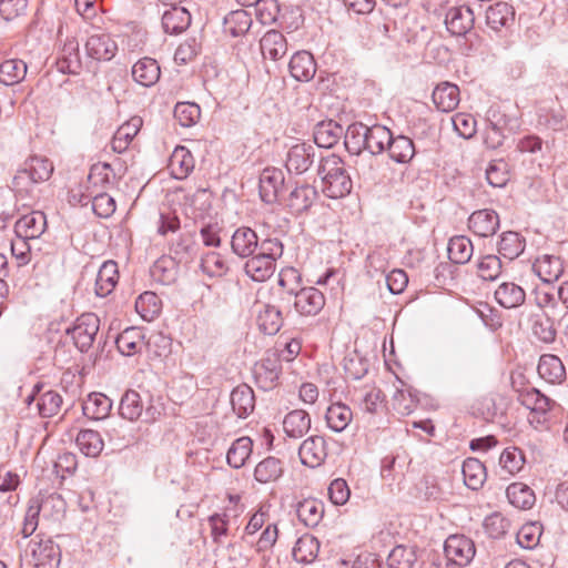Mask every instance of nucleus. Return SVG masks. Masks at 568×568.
Listing matches in <instances>:
<instances>
[{
  "label": "nucleus",
  "instance_id": "41",
  "mask_svg": "<svg viewBox=\"0 0 568 568\" xmlns=\"http://www.w3.org/2000/svg\"><path fill=\"white\" fill-rule=\"evenodd\" d=\"M223 26L225 33L232 37L243 36L250 30L252 18L251 14L243 9L234 10L225 16Z\"/></svg>",
  "mask_w": 568,
  "mask_h": 568
},
{
  "label": "nucleus",
  "instance_id": "12",
  "mask_svg": "<svg viewBox=\"0 0 568 568\" xmlns=\"http://www.w3.org/2000/svg\"><path fill=\"white\" fill-rule=\"evenodd\" d=\"M58 70L62 73L78 74L82 68L79 42L74 37H67L59 51Z\"/></svg>",
  "mask_w": 568,
  "mask_h": 568
},
{
  "label": "nucleus",
  "instance_id": "22",
  "mask_svg": "<svg viewBox=\"0 0 568 568\" xmlns=\"http://www.w3.org/2000/svg\"><path fill=\"white\" fill-rule=\"evenodd\" d=\"M119 281L118 264L114 261L104 262L98 274L94 292L99 297H105L113 292Z\"/></svg>",
  "mask_w": 568,
  "mask_h": 568
},
{
  "label": "nucleus",
  "instance_id": "24",
  "mask_svg": "<svg viewBox=\"0 0 568 568\" xmlns=\"http://www.w3.org/2000/svg\"><path fill=\"white\" fill-rule=\"evenodd\" d=\"M258 246V237L250 227L237 229L231 240L234 254L240 257H248L255 253Z\"/></svg>",
  "mask_w": 568,
  "mask_h": 568
},
{
  "label": "nucleus",
  "instance_id": "63",
  "mask_svg": "<svg viewBox=\"0 0 568 568\" xmlns=\"http://www.w3.org/2000/svg\"><path fill=\"white\" fill-rule=\"evenodd\" d=\"M541 526L537 523L525 524L517 532V542L521 548L534 549L540 541Z\"/></svg>",
  "mask_w": 568,
  "mask_h": 568
},
{
  "label": "nucleus",
  "instance_id": "62",
  "mask_svg": "<svg viewBox=\"0 0 568 568\" xmlns=\"http://www.w3.org/2000/svg\"><path fill=\"white\" fill-rule=\"evenodd\" d=\"M200 115V106L192 102H179L174 108V118L184 128L195 124Z\"/></svg>",
  "mask_w": 568,
  "mask_h": 568
},
{
  "label": "nucleus",
  "instance_id": "54",
  "mask_svg": "<svg viewBox=\"0 0 568 568\" xmlns=\"http://www.w3.org/2000/svg\"><path fill=\"white\" fill-rule=\"evenodd\" d=\"M200 266L202 272L210 277H221L229 271L225 258L214 251L202 254Z\"/></svg>",
  "mask_w": 568,
  "mask_h": 568
},
{
  "label": "nucleus",
  "instance_id": "49",
  "mask_svg": "<svg viewBox=\"0 0 568 568\" xmlns=\"http://www.w3.org/2000/svg\"><path fill=\"white\" fill-rule=\"evenodd\" d=\"M416 560L414 546L397 545L389 552L386 562L388 568H413Z\"/></svg>",
  "mask_w": 568,
  "mask_h": 568
},
{
  "label": "nucleus",
  "instance_id": "39",
  "mask_svg": "<svg viewBox=\"0 0 568 568\" xmlns=\"http://www.w3.org/2000/svg\"><path fill=\"white\" fill-rule=\"evenodd\" d=\"M389 158L397 163H408L415 155L413 141L405 135H392V142L387 144Z\"/></svg>",
  "mask_w": 568,
  "mask_h": 568
},
{
  "label": "nucleus",
  "instance_id": "15",
  "mask_svg": "<svg viewBox=\"0 0 568 568\" xmlns=\"http://www.w3.org/2000/svg\"><path fill=\"white\" fill-rule=\"evenodd\" d=\"M47 229V217L41 211H32L20 217L14 224V233L22 239L36 240Z\"/></svg>",
  "mask_w": 568,
  "mask_h": 568
},
{
  "label": "nucleus",
  "instance_id": "42",
  "mask_svg": "<svg viewBox=\"0 0 568 568\" xmlns=\"http://www.w3.org/2000/svg\"><path fill=\"white\" fill-rule=\"evenodd\" d=\"M316 197L317 192L313 186L301 185L291 192L288 197V206L294 213L301 214L312 206Z\"/></svg>",
  "mask_w": 568,
  "mask_h": 568
},
{
  "label": "nucleus",
  "instance_id": "17",
  "mask_svg": "<svg viewBox=\"0 0 568 568\" xmlns=\"http://www.w3.org/2000/svg\"><path fill=\"white\" fill-rule=\"evenodd\" d=\"M468 226L476 235L487 237L499 229V216L493 210H478L469 216Z\"/></svg>",
  "mask_w": 568,
  "mask_h": 568
},
{
  "label": "nucleus",
  "instance_id": "13",
  "mask_svg": "<svg viewBox=\"0 0 568 568\" xmlns=\"http://www.w3.org/2000/svg\"><path fill=\"white\" fill-rule=\"evenodd\" d=\"M303 465L315 468L321 466L327 457L326 442L322 436L306 438L298 449Z\"/></svg>",
  "mask_w": 568,
  "mask_h": 568
},
{
  "label": "nucleus",
  "instance_id": "14",
  "mask_svg": "<svg viewBox=\"0 0 568 568\" xmlns=\"http://www.w3.org/2000/svg\"><path fill=\"white\" fill-rule=\"evenodd\" d=\"M474 12L469 7H453L445 16V24L447 30L457 37L465 36L474 27Z\"/></svg>",
  "mask_w": 568,
  "mask_h": 568
},
{
  "label": "nucleus",
  "instance_id": "4",
  "mask_svg": "<svg viewBox=\"0 0 568 568\" xmlns=\"http://www.w3.org/2000/svg\"><path fill=\"white\" fill-rule=\"evenodd\" d=\"M521 405L530 410L528 420L535 427L539 428L548 422V413L554 402L541 394L536 388L527 389L519 394L518 397Z\"/></svg>",
  "mask_w": 568,
  "mask_h": 568
},
{
  "label": "nucleus",
  "instance_id": "45",
  "mask_svg": "<svg viewBox=\"0 0 568 568\" xmlns=\"http://www.w3.org/2000/svg\"><path fill=\"white\" fill-rule=\"evenodd\" d=\"M344 144L352 154H361L366 149L367 125L353 123L344 131Z\"/></svg>",
  "mask_w": 568,
  "mask_h": 568
},
{
  "label": "nucleus",
  "instance_id": "34",
  "mask_svg": "<svg viewBox=\"0 0 568 568\" xmlns=\"http://www.w3.org/2000/svg\"><path fill=\"white\" fill-rule=\"evenodd\" d=\"M112 409V400L102 393H91L83 402V414L95 420L104 419Z\"/></svg>",
  "mask_w": 568,
  "mask_h": 568
},
{
  "label": "nucleus",
  "instance_id": "7",
  "mask_svg": "<svg viewBox=\"0 0 568 568\" xmlns=\"http://www.w3.org/2000/svg\"><path fill=\"white\" fill-rule=\"evenodd\" d=\"M284 173L277 168H265L260 174V196L263 202L271 204L277 201L284 187Z\"/></svg>",
  "mask_w": 568,
  "mask_h": 568
},
{
  "label": "nucleus",
  "instance_id": "1",
  "mask_svg": "<svg viewBox=\"0 0 568 568\" xmlns=\"http://www.w3.org/2000/svg\"><path fill=\"white\" fill-rule=\"evenodd\" d=\"M318 175L322 180V191L327 197L341 199L351 193L353 183L338 155L328 154L322 158Z\"/></svg>",
  "mask_w": 568,
  "mask_h": 568
},
{
  "label": "nucleus",
  "instance_id": "23",
  "mask_svg": "<svg viewBox=\"0 0 568 568\" xmlns=\"http://www.w3.org/2000/svg\"><path fill=\"white\" fill-rule=\"evenodd\" d=\"M161 75L160 65L152 58H142L132 67V77L134 81L143 87L154 85Z\"/></svg>",
  "mask_w": 568,
  "mask_h": 568
},
{
  "label": "nucleus",
  "instance_id": "56",
  "mask_svg": "<svg viewBox=\"0 0 568 568\" xmlns=\"http://www.w3.org/2000/svg\"><path fill=\"white\" fill-rule=\"evenodd\" d=\"M503 271V263L497 255L488 254L483 256L477 263V275L483 281L494 282Z\"/></svg>",
  "mask_w": 568,
  "mask_h": 568
},
{
  "label": "nucleus",
  "instance_id": "51",
  "mask_svg": "<svg viewBox=\"0 0 568 568\" xmlns=\"http://www.w3.org/2000/svg\"><path fill=\"white\" fill-rule=\"evenodd\" d=\"M283 474L280 459L267 457L260 462L254 470V477L258 483L267 484L277 480Z\"/></svg>",
  "mask_w": 568,
  "mask_h": 568
},
{
  "label": "nucleus",
  "instance_id": "43",
  "mask_svg": "<svg viewBox=\"0 0 568 568\" xmlns=\"http://www.w3.org/2000/svg\"><path fill=\"white\" fill-rule=\"evenodd\" d=\"M318 549V540L311 535H304L296 540L292 556L297 562L310 564L316 558Z\"/></svg>",
  "mask_w": 568,
  "mask_h": 568
},
{
  "label": "nucleus",
  "instance_id": "33",
  "mask_svg": "<svg viewBox=\"0 0 568 568\" xmlns=\"http://www.w3.org/2000/svg\"><path fill=\"white\" fill-rule=\"evenodd\" d=\"M194 169V159L184 146H176L169 159V170L174 179H185Z\"/></svg>",
  "mask_w": 568,
  "mask_h": 568
},
{
  "label": "nucleus",
  "instance_id": "5",
  "mask_svg": "<svg viewBox=\"0 0 568 568\" xmlns=\"http://www.w3.org/2000/svg\"><path fill=\"white\" fill-rule=\"evenodd\" d=\"M100 320L93 313H84L79 316L67 333L71 335L74 345L81 351L87 352L93 344L94 337L99 332Z\"/></svg>",
  "mask_w": 568,
  "mask_h": 568
},
{
  "label": "nucleus",
  "instance_id": "48",
  "mask_svg": "<svg viewBox=\"0 0 568 568\" xmlns=\"http://www.w3.org/2000/svg\"><path fill=\"white\" fill-rule=\"evenodd\" d=\"M257 323L264 334L274 335L283 325L282 313L276 306L264 305V308L258 313Z\"/></svg>",
  "mask_w": 568,
  "mask_h": 568
},
{
  "label": "nucleus",
  "instance_id": "30",
  "mask_svg": "<svg viewBox=\"0 0 568 568\" xmlns=\"http://www.w3.org/2000/svg\"><path fill=\"white\" fill-rule=\"evenodd\" d=\"M260 43L262 54L265 59L277 61L287 52L286 39L280 31H267Z\"/></svg>",
  "mask_w": 568,
  "mask_h": 568
},
{
  "label": "nucleus",
  "instance_id": "36",
  "mask_svg": "<svg viewBox=\"0 0 568 568\" xmlns=\"http://www.w3.org/2000/svg\"><path fill=\"white\" fill-rule=\"evenodd\" d=\"M509 503L518 509H530L536 503L534 490L523 483H513L506 490Z\"/></svg>",
  "mask_w": 568,
  "mask_h": 568
},
{
  "label": "nucleus",
  "instance_id": "55",
  "mask_svg": "<svg viewBox=\"0 0 568 568\" xmlns=\"http://www.w3.org/2000/svg\"><path fill=\"white\" fill-rule=\"evenodd\" d=\"M135 310L145 321H152L161 311L160 300L153 292L142 293L135 301Z\"/></svg>",
  "mask_w": 568,
  "mask_h": 568
},
{
  "label": "nucleus",
  "instance_id": "11",
  "mask_svg": "<svg viewBox=\"0 0 568 568\" xmlns=\"http://www.w3.org/2000/svg\"><path fill=\"white\" fill-rule=\"evenodd\" d=\"M316 149L306 143H297L290 148L285 166L288 172L302 174L306 172L314 162Z\"/></svg>",
  "mask_w": 568,
  "mask_h": 568
},
{
  "label": "nucleus",
  "instance_id": "20",
  "mask_svg": "<svg viewBox=\"0 0 568 568\" xmlns=\"http://www.w3.org/2000/svg\"><path fill=\"white\" fill-rule=\"evenodd\" d=\"M143 121L140 116H133L123 123L114 133L111 141V149L115 153H123L128 150L132 140L142 128Z\"/></svg>",
  "mask_w": 568,
  "mask_h": 568
},
{
  "label": "nucleus",
  "instance_id": "32",
  "mask_svg": "<svg viewBox=\"0 0 568 568\" xmlns=\"http://www.w3.org/2000/svg\"><path fill=\"white\" fill-rule=\"evenodd\" d=\"M537 371L542 379L551 384L560 383L566 376V369L561 359L552 354L540 356Z\"/></svg>",
  "mask_w": 568,
  "mask_h": 568
},
{
  "label": "nucleus",
  "instance_id": "25",
  "mask_svg": "<svg viewBox=\"0 0 568 568\" xmlns=\"http://www.w3.org/2000/svg\"><path fill=\"white\" fill-rule=\"evenodd\" d=\"M233 412L240 418H246L255 408V396L247 384L237 385L231 393Z\"/></svg>",
  "mask_w": 568,
  "mask_h": 568
},
{
  "label": "nucleus",
  "instance_id": "35",
  "mask_svg": "<svg viewBox=\"0 0 568 568\" xmlns=\"http://www.w3.org/2000/svg\"><path fill=\"white\" fill-rule=\"evenodd\" d=\"M245 273L255 282L268 280L276 270V263L260 254L253 255L244 266Z\"/></svg>",
  "mask_w": 568,
  "mask_h": 568
},
{
  "label": "nucleus",
  "instance_id": "44",
  "mask_svg": "<svg viewBox=\"0 0 568 568\" xmlns=\"http://www.w3.org/2000/svg\"><path fill=\"white\" fill-rule=\"evenodd\" d=\"M462 473L467 487L476 490L483 486L486 480V468L477 458H467L463 463Z\"/></svg>",
  "mask_w": 568,
  "mask_h": 568
},
{
  "label": "nucleus",
  "instance_id": "21",
  "mask_svg": "<svg viewBox=\"0 0 568 568\" xmlns=\"http://www.w3.org/2000/svg\"><path fill=\"white\" fill-rule=\"evenodd\" d=\"M191 23L190 12L180 6H173L162 14V28L165 33L179 34Z\"/></svg>",
  "mask_w": 568,
  "mask_h": 568
},
{
  "label": "nucleus",
  "instance_id": "52",
  "mask_svg": "<svg viewBox=\"0 0 568 568\" xmlns=\"http://www.w3.org/2000/svg\"><path fill=\"white\" fill-rule=\"evenodd\" d=\"M253 443L248 437L237 438L227 450L226 459L231 467L237 469L244 466L252 453Z\"/></svg>",
  "mask_w": 568,
  "mask_h": 568
},
{
  "label": "nucleus",
  "instance_id": "59",
  "mask_svg": "<svg viewBox=\"0 0 568 568\" xmlns=\"http://www.w3.org/2000/svg\"><path fill=\"white\" fill-rule=\"evenodd\" d=\"M23 166L37 183L49 180L53 172L52 163L48 159L39 156L30 158Z\"/></svg>",
  "mask_w": 568,
  "mask_h": 568
},
{
  "label": "nucleus",
  "instance_id": "58",
  "mask_svg": "<svg viewBox=\"0 0 568 568\" xmlns=\"http://www.w3.org/2000/svg\"><path fill=\"white\" fill-rule=\"evenodd\" d=\"M532 335L545 344L555 342L557 331L554 326V321L548 316H536L531 325Z\"/></svg>",
  "mask_w": 568,
  "mask_h": 568
},
{
  "label": "nucleus",
  "instance_id": "26",
  "mask_svg": "<svg viewBox=\"0 0 568 568\" xmlns=\"http://www.w3.org/2000/svg\"><path fill=\"white\" fill-rule=\"evenodd\" d=\"M115 344L119 352L125 356L139 354L145 346L143 331L139 327H128L119 334Z\"/></svg>",
  "mask_w": 568,
  "mask_h": 568
},
{
  "label": "nucleus",
  "instance_id": "40",
  "mask_svg": "<svg viewBox=\"0 0 568 568\" xmlns=\"http://www.w3.org/2000/svg\"><path fill=\"white\" fill-rule=\"evenodd\" d=\"M392 142V132L384 125L367 126L366 149L372 155L386 151L387 144Z\"/></svg>",
  "mask_w": 568,
  "mask_h": 568
},
{
  "label": "nucleus",
  "instance_id": "6",
  "mask_svg": "<svg viewBox=\"0 0 568 568\" xmlns=\"http://www.w3.org/2000/svg\"><path fill=\"white\" fill-rule=\"evenodd\" d=\"M444 551L448 561L466 567L474 559L476 548L474 541L465 535H450L445 541Z\"/></svg>",
  "mask_w": 568,
  "mask_h": 568
},
{
  "label": "nucleus",
  "instance_id": "9",
  "mask_svg": "<svg viewBox=\"0 0 568 568\" xmlns=\"http://www.w3.org/2000/svg\"><path fill=\"white\" fill-rule=\"evenodd\" d=\"M281 369L282 367L277 358H262L253 366L255 384L263 390L273 389L278 383Z\"/></svg>",
  "mask_w": 568,
  "mask_h": 568
},
{
  "label": "nucleus",
  "instance_id": "60",
  "mask_svg": "<svg viewBox=\"0 0 568 568\" xmlns=\"http://www.w3.org/2000/svg\"><path fill=\"white\" fill-rule=\"evenodd\" d=\"M151 275L158 282L169 285L175 281L176 268L172 257H161L151 267Z\"/></svg>",
  "mask_w": 568,
  "mask_h": 568
},
{
  "label": "nucleus",
  "instance_id": "57",
  "mask_svg": "<svg viewBox=\"0 0 568 568\" xmlns=\"http://www.w3.org/2000/svg\"><path fill=\"white\" fill-rule=\"evenodd\" d=\"M34 507L43 517L58 520L64 514L65 503L60 495L51 494L42 498Z\"/></svg>",
  "mask_w": 568,
  "mask_h": 568
},
{
  "label": "nucleus",
  "instance_id": "16",
  "mask_svg": "<svg viewBox=\"0 0 568 568\" xmlns=\"http://www.w3.org/2000/svg\"><path fill=\"white\" fill-rule=\"evenodd\" d=\"M85 49L92 59L110 61L118 51V44L110 34H92L85 42Z\"/></svg>",
  "mask_w": 568,
  "mask_h": 568
},
{
  "label": "nucleus",
  "instance_id": "2",
  "mask_svg": "<svg viewBox=\"0 0 568 568\" xmlns=\"http://www.w3.org/2000/svg\"><path fill=\"white\" fill-rule=\"evenodd\" d=\"M119 413L126 420L135 422L142 418L144 423L150 424L158 420L162 412L151 398L144 402L136 390L129 389L121 397Z\"/></svg>",
  "mask_w": 568,
  "mask_h": 568
},
{
  "label": "nucleus",
  "instance_id": "10",
  "mask_svg": "<svg viewBox=\"0 0 568 568\" xmlns=\"http://www.w3.org/2000/svg\"><path fill=\"white\" fill-rule=\"evenodd\" d=\"M532 271L544 283L551 284L564 274V260L555 254L539 255L532 263Z\"/></svg>",
  "mask_w": 568,
  "mask_h": 568
},
{
  "label": "nucleus",
  "instance_id": "50",
  "mask_svg": "<svg viewBox=\"0 0 568 568\" xmlns=\"http://www.w3.org/2000/svg\"><path fill=\"white\" fill-rule=\"evenodd\" d=\"M75 443L79 449L89 457H97L103 449V439L101 435L92 429L79 432Z\"/></svg>",
  "mask_w": 568,
  "mask_h": 568
},
{
  "label": "nucleus",
  "instance_id": "53",
  "mask_svg": "<svg viewBox=\"0 0 568 568\" xmlns=\"http://www.w3.org/2000/svg\"><path fill=\"white\" fill-rule=\"evenodd\" d=\"M525 250V241L520 237V235L516 232H505L503 233L498 252L509 261L518 257Z\"/></svg>",
  "mask_w": 568,
  "mask_h": 568
},
{
  "label": "nucleus",
  "instance_id": "28",
  "mask_svg": "<svg viewBox=\"0 0 568 568\" xmlns=\"http://www.w3.org/2000/svg\"><path fill=\"white\" fill-rule=\"evenodd\" d=\"M311 428V417L303 409L290 412L283 420V429L287 437L293 439L302 438Z\"/></svg>",
  "mask_w": 568,
  "mask_h": 568
},
{
  "label": "nucleus",
  "instance_id": "27",
  "mask_svg": "<svg viewBox=\"0 0 568 568\" xmlns=\"http://www.w3.org/2000/svg\"><path fill=\"white\" fill-rule=\"evenodd\" d=\"M495 300L504 308H516L525 303L524 288L514 282H504L495 291Z\"/></svg>",
  "mask_w": 568,
  "mask_h": 568
},
{
  "label": "nucleus",
  "instance_id": "8",
  "mask_svg": "<svg viewBox=\"0 0 568 568\" xmlns=\"http://www.w3.org/2000/svg\"><path fill=\"white\" fill-rule=\"evenodd\" d=\"M294 308L302 316H315L325 305L324 294L316 287H303L294 296Z\"/></svg>",
  "mask_w": 568,
  "mask_h": 568
},
{
  "label": "nucleus",
  "instance_id": "18",
  "mask_svg": "<svg viewBox=\"0 0 568 568\" xmlns=\"http://www.w3.org/2000/svg\"><path fill=\"white\" fill-rule=\"evenodd\" d=\"M515 21V10L507 2L498 1L486 10V23L494 31L510 27Z\"/></svg>",
  "mask_w": 568,
  "mask_h": 568
},
{
  "label": "nucleus",
  "instance_id": "47",
  "mask_svg": "<svg viewBox=\"0 0 568 568\" xmlns=\"http://www.w3.org/2000/svg\"><path fill=\"white\" fill-rule=\"evenodd\" d=\"M27 69L23 60H6L0 64V82L6 85L17 84L26 78Z\"/></svg>",
  "mask_w": 568,
  "mask_h": 568
},
{
  "label": "nucleus",
  "instance_id": "38",
  "mask_svg": "<svg viewBox=\"0 0 568 568\" xmlns=\"http://www.w3.org/2000/svg\"><path fill=\"white\" fill-rule=\"evenodd\" d=\"M298 519L307 527L317 526L324 516V505L317 499H304L296 508Z\"/></svg>",
  "mask_w": 568,
  "mask_h": 568
},
{
  "label": "nucleus",
  "instance_id": "31",
  "mask_svg": "<svg viewBox=\"0 0 568 568\" xmlns=\"http://www.w3.org/2000/svg\"><path fill=\"white\" fill-rule=\"evenodd\" d=\"M344 134L343 126L333 121H323L315 126L314 142L320 148H333Z\"/></svg>",
  "mask_w": 568,
  "mask_h": 568
},
{
  "label": "nucleus",
  "instance_id": "64",
  "mask_svg": "<svg viewBox=\"0 0 568 568\" xmlns=\"http://www.w3.org/2000/svg\"><path fill=\"white\" fill-rule=\"evenodd\" d=\"M499 464L505 471L514 475L523 468L525 457L517 447H508L501 453Z\"/></svg>",
  "mask_w": 568,
  "mask_h": 568
},
{
  "label": "nucleus",
  "instance_id": "19",
  "mask_svg": "<svg viewBox=\"0 0 568 568\" xmlns=\"http://www.w3.org/2000/svg\"><path fill=\"white\" fill-rule=\"evenodd\" d=\"M288 68L291 75L295 80L303 82L312 80L316 72V63L313 55L304 50L293 54Z\"/></svg>",
  "mask_w": 568,
  "mask_h": 568
},
{
  "label": "nucleus",
  "instance_id": "37",
  "mask_svg": "<svg viewBox=\"0 0 568 568\" xmlns=\"http://www.w3.org/2000/svg\"><path fill=\"white\" fill-rule=\"evenodd\" d=\"M325 419L327 426L336 432L341 433L343 432L352 422L353 419V413L351 408L343 404V403H334L328 406Z\"/></svg>",
  "mask_w": 568,
  "mask_h": 568
},
{
  "label": "nucleus",
  "instance_id": "3",
  "mask_svg": "<svg viewBox=\"0 0 568 568\" xmlns=\"http://www.w3.org/2000/svg\"><path fill=\"white\" fill-rule=\"evenodd\" d=\"M29 556L34 568H58L61 561L60 547L50 538L30 540L26 549V557Z\"/></svg>",
  "mask_w": 568,
  "mask_h": 568
},
{
  "label": "nucleus",
  "instance_id": "29",
  "mask_svg": "<svg viewBox=\"0 0 568 568\" xmlns=\"http://www.w3.org/2000/svg\"><path fill=\"white\" fill-rule=\"evenodd\" d=\"M459 89L456 84L444 82L433 91V102L443 112H450L459 104Z\"/></svg>",
  "mask_w": 568,
  "mask_h": 568
},
{
  "label": "nucleus",
  "instance_id": "61",
  "mask_svg": "<svg viewBox=\"0 0 568 568\" xmlns=\"http://www.w3.org/2000/svg\"><path fill=\"white\" fill-rule=\"evenodd\" d=\"M185 205L192 210L194 219L202 216L211 207V193L206 189H197L185 195Z\"/></svg>",
  "mask_w": 568,
  "mask_h": 568
},
{
  "label": "nucleus",
  "instance_id": "46",
  "mask_svg": "<svg viewBox=\"0 0 568 568\" xmlns=\"http://www.w3.org/2000/svg\"><path fill=\"white\" fill-rule=\"evenodd\" d=\"M447 251L453 263L465 264L470 261L474 253V246L467 236L459 235L449 240Z\"/></svg>",
  "mask_w": 568,
  "mask_h": 568
}]
</instances>
